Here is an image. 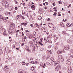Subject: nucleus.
I'll use <instances>...</instances> for the list:
<instances>
[{
  "mask_svg": "<svg viewBox=\"0 0 73 73\" xmlns=\"http://www.w3.org/2000/svg\"><path fill=\"white\" fill-rule=\"evenodd\" d=\"M2 4L3 6L5 7V8H8L9 7L8 3L5 1L3 0L2 2Z\"/></svg>",
  "mask_w": 73,
  "mask_h": 73,
  "instance_id": "1",
  "label": "nucleus"
},
{
  "mask_svg": "<svg viewBox=\"0 0 73 73\" xmlns=\"http://www.w3.org/2000/svg\"><path fill=\"white\" fill-rule=\"evenodd\" d=\"M58 58L59 59V60L61 62H63V61H64V58H63L62 56V55H60L58 56Z\"/></svg>",
  "mask_w": 73,
  "mask_h": 73,
  "instance_id": "2",
  "label": "nucleus"
},
{
  "mask_svg": "<svg viewBox=\"0 0 73 73\" xmlns=\"http://www.w3.org/2000/svg\"><path fill=\"white\" fill-rule=\"evenodd\" d=\"M10 24H11L10 25L11 29H14L15 27V24L12 23H11Z\"/></svg>",
  "mask_w": 73,
  "mask_h": 73,
  "instance_id": "3",
  "label": "nucleus"
},
{
  "mask_svg": "<svg viewBox=\"0 0 73 73\" xmlns=\"http://www.w3.org/2000/svg\"><path fill=\"white\" fill-rule=\"evenodd\" d=\"M61 69V65H58V66L55 68L56 71H58L59 69Z\"/></svg>",
  "mask_w": 73,
  "mask_h": 73,
  "instance_id": "4",
  "label": "nucleus"
},
{
  "mask_svg": "<svg viewBox=\"0 0 73 73\" xmlns=\"http://www.w3.org/2000/svg\"><path fill=\"white\" fill-rule=\"evenodd\" d=\"M72 72V69L71 66H69L68 68V72L69 73H71Z\"/></svg>",
  "mask_w": 73,
  "mask_h": 73,
  "instance_id": "5",
  "label": "nucleus"
},
{
  "mask_svg": "<svg viewBox=\"0 0 73 73\" xmlns=\"http://www.w3.org/2000/svg\"><path fill=\"white\" fill-rule=\"evenodd\" d=\"M48 25L49 27L50 28H52V27L54 28V25H53V24H52V23H48Z\"/></svg>",
  "mask_w": 73,
  "mask_h": 73,
  "instance_id": "6",
  "label": "nucleus"
},
{
  "mask_svg": "<svg viewBox=\"0 0 73 73\" xmlns=\"http://www.w3.org/2000/svg\"><path fill=\"white\" fill-rule=\"evenodd\" d=\"M64 49H66V50L69 49H70V46L69 45L65 46L64 47Z\"/></svg>",
  "mask_w": 73,
  "mask_h": 73,
  "instance_id": "7",
  "label": "nucleus"
},
{
  "mask_svg": "<svg viewBox=\"0 0 73 73\" xmlns=\"http://www.w3.org/2000/svg\"><path fill=\"white\" fill-rule=\"evenodd\" d=\"M40 65L43 68H45V63L42 64V63L40 62Z\"/></svg>",
  "mask_w": 73,
  "mask_h": 73,
  "instance_id": "8",
  "label": "nucleus"
},
{
  "mask_svg": "<svg viewBox=\"0 0 73 73\" xmlns=\"http://www.w3.org/2000/svg\"><path fill=\"white\" fill-rule=\"evenodd\" d=\"M46 64L48 65H49V66H52L53 65V64H52V63L50 62H46Z\"/></svg>",
  "mask_w": 73,
  "mask_h": 73,
  "instance_id": "9",
  "label": "nucleus"
},
{
  "mask_svg": "<svg viewBox=\"0 0 73 73\" xmlns=\"http://www.w3.org/2000/svg\"><path fill=\"white\" fill-rule=\"evenodd\" d=\"M19 73H25L24 71L22 69H20L18 70Z\"/></svg>",
  "mask_w": 73,
  "mask_h": 73,
  "instance_id": "10",
  "label": "nucleus"
},
{
  "mask_svg": "<svg viewBox=\"0 0 73 73\" xmlns=\"http://www.w3.org/2000/svg\"><path fill=\"white\" fill-rule=\"evenodd\" d=\"M60 26H61V27H65V26L64 24L63 23H60Z\"/></svg>",
  "mask_w": 73,
  "mask_h": 73,
  "instance_id": "11",
  "label": "nucleus"
},
{
  "mask_svg": "<svg viewBox=\"0 0 73 73\" xmlns=\"http://www.w3.org/2000/svg\"><path fill=\"white\" fill-rule=\"evenodd\" d=\"M5 49V52L6 53H7L9 52V48L8 47H6Z\"/></svg>",
  "mask_w": 73,
  "mask_h": 73,
  "instance_id": "12",
  "label": "nucleus"
},
{
  "mask_svg": "<svg viewBox=\"0 0 73 73\" xmlns=\"http://www.w3.org/2000/svg\"><path fill=\"white\" fill-rule=\"evenodd\" d=\"M27 36H28L29 38H32V35L31 34H29L28 35H27Z\"/></svg>",
  "mask_w": 73,
  "mask_h": 73,
  "instance_id": "13",
  "label": "nucleus"
},
{
  "mask_svg": "<svg viewBox=\"0 0 73 73\" xmlns=\"http://www.w3.org/2000/svg\"><path fill=\"white\" fill-rule=\"evenodd\" d=\"M66 63L68 65H70V62L69 60H67L66 61Z\"/></svg>",
  "mask_w": 73,
  "mask_h": 73,
  "instance_id": "14",
  "label": "nucleus"
},
{
  "mask_svg": "<svg viewBox=\"0 0 73 73\" xmlns=\"http://www.w3.org/2000/svg\"><path fill=\"white\" fill-rule=\"evenodd\" d=\"M2 30V31H3V33H6V30H5V29L3 28V29Z\"/></svg>",
  "mask_w": 73,
  "mask_h": 73,
  "instance_id": "15",
  "label": "nucleus"
},
{
  "mask_svg": "<svg viewBox=\"0 0 73 73\" xmlns=\"http://www.w3.org/2000/svg\"><path fill=\"white\" fill-rule=\"evenodd\" d=\"M8 70H9V68H8V67L4 70V71H5V72H7V73L8 72Z\"/></svg>",
  "mask_w": 73,
  "mask_h": 73,
  "instance_id": "16",
  "label": "nucleus"
},
{
  "mask_svg": "<svg viewBox=\"0 0 73 73\" xmlns=\"http://www.w3.org/2000/svg\"><path fill=\"white\" fill-rule=\"evenodd\" d=\"M35 5H32L31 6V8L32 9H33V10H34V11L35 10Z\"/></svg>",
  "mask_w": 73,
  "mask_h": 73,
  "instance_id": "17",
  "label": "nucleus"
},
{
  "mask_svg": "<svg viewBox=\"0 0 73 73\" xmlns=\"http://www.w3.org/2000/svg\"><path fill=\"white\" fill-rule=\"evenodd\" d=\"M68 42L69 44H72L73 42H72V40H69H69H68Z\"/></svg>",
  "mask_w": 73,
  "mask_h": 73,
  "instance_id": "18",
  "label": "nucleus"
},
{
  "mask_svg": "<svg viewBox=\"0 0 73 73\" xmlns=\"http://www.w3.org/2000/svg\"><path fill=\"white\" fill-rule=\"evenodd\" d=\"M66 26L68 27H71V24L69 23H67L66 25Z\"/></svg>",
  "mask_w": 73,
  "mask_h": 73,
  "instance_id": "19",
  "label": "nucleus"
},
{
  "mask_svg": "<svg viewBox=\"0 0 73 73\" xmlns=\"http://www.w3.org/2000/svg\"><path fill=\"white\" fill-rule=\"evenodd\" d=\"M4 10V8L1 7H0V11H3Z\"/></svg>",
  "mask_w": 73,
  "mask_h": 73,
  "instance_id": "20",
  "label": "nucleus"
},
{
  "mask_svg": "<svg viewBox=\"0 0 73 73\" xmlns=\"http://www.w3.org/2000/svg\"><path fill=\"white\" fill-rule=\"evenodd\" d=\"M50 52H51V50H48L46 51V53L48 54H49V53H50Z\"/></svg>",
  "mask_w": 73,
  "mask_h": 73,
  "instance_id": "21",
  "label": "nucleus"
},
{
  "mask_svg": "<svg viewBox=\"0 0 73 73\" xmlns=\"http://www.w3.org/2000/svg\"><path fill=\"white\" fill-rule=\"evenodd\" d=\"M3 20V16L2 15H0V21Z\"/></svg>",
  "mask_w": 73,
  "mask_h": 73,
  "instance_id": "22",
  "label": "nucleus"
},
{
  "mask_svg": "<svg viewBox=\"0 0 73 73\" xmlns=\"http://www.w3.org/2000/svg\"><path fill=\"white\" fill-rule=\"evenodd\" d=\"M15 45L13 44L12 45V49H15Z\"/></svg>",
  "mask_w": 73,
  "mask_h": 73,
  "instance_id": "23",
  "label": "nucleus"
},
{
  "mask_svg": "<svg viewBox=\"0 0 73 73\" xmlns=\"http://www.w3.org/2000/svg\"><path fill=\"white\" fill-rule=\"evenodd\" d=\"M38 19L39 20H41V19H42V17H41V16H38Z\"/></svg>",
  "mask_w": 73,
  "mask_h": 73,
  "instance_id": "24",
  "label": "nucleus"
},
{
  "mask_svg": "<svg viewBox=\"0 0 73 73\" xmlns=\"http://www.w3.org/2000/svg\"><path fill=\"white\" fill-rule=\"evenodd\" d=\"M39 12H40L42 13L43 12V10H42V9H39Z\"/></svg>",
  "mask_w": 73,
  "mask_h": 73,
  "instance_id": "25",
  "label": "nucleus"
},
{
  "mask_svg": "<svg viewBox=\"0 0 73 73\" xmlns=\"http://www.w3.org/2000/svg\"><path fill=\"white\" fill-rule=\"evenodd\" d=\"M50 60H51L53 62H54V58L53 57H51L50 58Z\"/></svg>",
  "mask_w": 73,
  "mask_h": 73,
  "instance_id": "26",
  "label": "nucleus"
},
{
  "mask_svg": "<svg viewBox=\"0 0 73 73\" xmlns=\"http://www.w3.org/2000/svg\"><path fill=\"white\" fill-rule=\"evenodd\" d=\"M31 70H32L33 71V70H35V68L33 66L31 67Z\"/></svg>",
  "mask_w": 73,
  "mask_h": 73,
  "instance_id": "27",
  "label": "nucleus"
},
{
  "mask_svg": "<svg viewBox=\"0 0 73 73\" xmlns=\"http://www.w3.org/2000/svg\"><path fill=\"white\" fill-rule=\"evenodd\" d=\"M48 38H52V35H50L48 36Z\"/></svg>",
  "mask_w": 73,
  "mask_h": 73,
  "instance_id": "28",
  "label": "nucleus"
},
{
  "mask_svg": "<svg viewBox=\"0 0 73 73\" xmlns=\"http://www.w3.org/2000/svg\"><path fill=\"white\" fill-rule=\"evenodd\" d=\"M3 20L4 21H7V19L5 18H3V17L2 20Z\"/></svg>",
  "mask_w": 73,
  "mask_h": 73,
  "instance_id": "29",
  "label": "nucleus"
},
{
  "mask_svg": "<svg viewBox=\"0 0 73 73\" xmlns=\"http://www.w3.org/2000/svg\"><path fill=\"white\" fill-rule=\"evenodd\" d=\"M35 64H38V62H37V60H35Z\"/></svg>",
  "mask_w": 73,
  "mask_h": 73,
  "instance_id": "30",
  "label": "nucleus"
},
{
  "mask_svg": "<svg viewBox=\"0 0 73 73\" xmlns=\"http://www.w3.org/2000/svg\"><path fill=\"white\" fill-rule=\"evenodd\" d=\"M22 41L23 42H25V38H24L23 37H22Z\"/></svg>",
  "mask_w": 73,
  "mask_h": 73,
  "instance_id": "31",
  "label": "nucleus"
},
{
  "mask_svg": "<svg viewBox=\"0 0 73 73\" xmlns=\"http://www.w3.org/2000/svg\"><path fill=\"white\" fill-rule=\"evenodd\" d=\"M58 54H61L62 53V52H61V51H58Z\"/></svg>",
  "mask_w": 73,
  "mask_h": 73,
  "instance_id": "32",
  "label": "nucleus"
},
{
  "mask_svg": "<svg viewBox=\"0 0 73 73\" xmlns=\"http://www.w3.org/2000/svg\"><path fill=\"white\" fill-rule=\"evenodd\" d=\"M47 42L48 43H52V41H51V40H48L47 41Z\"/></svg>",
  "mask_w": 73,
  "mask_h": 73,
  "instance_id": "33",
  "label": "nucleus"
},
{
  "mask_svg": "<svg viewBox=\"0 0 73 73\" xmlns=\"http://www.w3.org/2000/svg\"><path fill=\"white\" fill-rule=\"evenodd\" d=\"M46 29H45V28H44L42 29V31H43V32H46Z\"/></svg>",
  "mask_w": 73,
  "mask_h": 73,
  "instance_id": "34",
  "label": "nucleus"
},
{
  "mask_svg": "<svg viewBox=\"0 0 73 73\" xmlns=\"http://www.w3.org/2000/svg\"><path fill=\"white\" fill-rule=\"evenodd\" d=\"M58 4H62V2L60 1L58 2Z\"/></svg>",
  "mask_w": 73,
  "mask_h": 73,
  "instance_id": "35",
  "label": "nucleus"
},
{
  "mask_svg": "<svg viewBox=\"0 0 73 73\" xmlns=\"http://www.w3.org/2000/svg\"><path fill=\"white\" fill-rule=\"evenodd\" d=\"M19 16H20V15H17L16 17V18L17 19H19Z\"/></svg>",
  "mask_w": 73,
  "mask_h": 73,
  "instance_id": "36",
  "label": "nucleus"
},
{
  "mask_svg": "<svg viewBox=\"0 0 73 73\" xmlns=\"http://www.w3.org/2000/svg\"><path fill=\"white\" fill-rule=\"evenodd\" d=\"M33 43H32V44H31L30 45V46H31V47H33Z\"/></svg>",
  "mask_w": 73,
  "mask_h": 73,
  "instance_id": "37",
  "label": "nucleus"
},
{
  "mask_svg": "<svg viewBox=\"0 0 73 73\" xmlns=\"http://www.w3.org/2000/svg\"><path fill=\"white\" fill-rule=\"evenodd\" d=\"M57 38H58V37H56V38H55L54 39V42H56V41H55V40H57Z\"/></svg>",
  "mask_w": 73,
  "mask_h": 73,
  "instance_id": "38",
  "label": "nucleus"
},
{
  "mask_svg": "<svg viewBox=\"0 0 73 73\" xmlns=\"http://www.w3.org/2000/svg\"><path fill=\"white\" fill-rule=\"evenodd\" d=\"M27 47V48H26V47L25 48L26 49V50H27V51H28V52L29 51V49H28V47Z\"/></svg>",
  "mask_w": 73,
  "mask_h": 73,
  "instance_id": "39",
  "label": "nucleus"
},
{
  "mask_svg": "<svg viewBox=\"0 0 73 73\" xmlns=\"http://www.w3.org/2000/svg\"><path fill=\"white\" fill-rule=\"evenodd\" d=\"M33 52H35V47H34L33 48Z\"/></svg>",
  "mask_w": 73,
  "mask_h": 73,
  "instance_id": "40",
  "label": "nucleus"
},
{
  "mask_svg": "<svg viewBox=\"0 0 73 73\" xmlns=\"http://www.w3.org/2000/svg\"><path fill=\"white\" fill-rule=\"evenodd\" d=\"M22 64L23 65H24L25 64V62H22Z\"/></svg>",
  "mask_w": 73,
  "mask_h": 73,
  "instance_id": "41",
  "label": "nucleus"
},
{
  "mask_svg": "<svg viewBox=\"0 0 73 73\" xmlns=\"http://www.w3.org/2000/svg\"><path fill=\"white\" fill-rule=\"evenodd\" d=\"M51 47H52V45H50L48 46V48H50Z\"/></svg>",
  "mask_w": 73,
  "mask_h": 73,
  "instance_id": "42",
  "label": "nucleus"
},
{
  "mask_svg": "<svg viewBox=\"0 0 73 73\" xmlns=\"http://www.w3.org/2000/svg\"><path fill=\"white\" fill-rule=\"evenodd\" d=\"M31 64H35V62H34V61H31Z\"/></svg>",
  "mask_w": 73,
  "mask_h": 73,
  "instance_id": "43",
  "label": "nucleus"
},
{
  "mask_svg": "<svg viewBox=\"0 0 73 73\" xmlns=\"http://www.w3.org/2000/svg\"><path fill=\"white\" fill-rule=\"evenodd\" d=\"M22 13H23L22 14L23 15H25V13L24 12V11H23Z\"/></svg>",
  "mask_w": 73,
  "mask_h": 73,
  "instance_id": "44",
  "label": "nucleus"
},
{
  "mask_svg": "<svg viewBox=\"0 0 73 73\" xmlns=\"http://www.w3.org/2000/svg\"><path fill=\"white\" fill-rule=\"evenodd\" d=\"M49 56L48 55L47 56V58H46V59H49Z\"/></svg>",
  "mask_w": 73,
  "mask_h": 73,
  "instance_id": "45",
  "label": "nucleus"
},
{
  "mask_svg": "<svg viewBox=\"0 0 73 73\" xmlns=\"http://www.w3.org/2000/svg\"><path fill=\"white\" fill-rule=\"evenodd\" d=\"M8 68V66H5L4 67V68L5 69L6 68Z\"/></svg>",
  "mask_w": 73,
  "mask_h": 73,
  "instance_id": "46",
  "label": "nucleus"
},
{
  "mask_svg": "<svg viewBox=\"0 0 73 73\" xmlns=\"http://www.w3.org/2000/svg\"><path fill=\"white\" fill-rule=\"evenodd\" d=\"M45 58H46L45 56H44L43 57V60H45Z\"/></svg>",
  "mask_w": 73,
  "mask_h": 73,
  "instance_id": "47",
  "label": "nucleus"
},
{
  "mask_svg": "<svg viewBox=\"0 0 73 73\" xmlns=\"http://www.w3.org/2000/svg\"><path fill=\"white\" fill-rule=\"evenodd\" d=\"M29 43L30 44H33V42H32V41H30L29 42Z\"/></svg>",
  "mask_w": 73,
  "mask_h": 73,
  "instance_id": "48",
  "label": "nucleus"
},
{
  "mask_svg": "<svg viewBox=\"0 0 73 73\" xmlns=\"http://www.w3.org/2000/svg\"><path fill=\"white\" fill-rule=\"evenodd\" d=\"M24 44H25V43H22L21 44V46H23V45H24Z\"/></svg>",
  "mask_w": 73,
  "mask_h": 73,
  "instance_id": "49",
  "label": "nucleus"
},
{
  "mask_svg": "<svg viewBox=\"0 0 73 73\" xmlns=\"http://www.w3.org/2000/svg\"><path fill=\"white\" fill-rule=\"evenodd\" d=\"M65 33H66V32H65V31H63L62 32V34H65Z\"/></svg>",
  "mask_w": 73,
  "mask_h": 73,
  "instance_id": "50",
  "label": "nucleus"
},
{
  "mask_svg": "<svg viewBox=\"0 0 73 73\" xmlns=\"http://www.w3.org/2000/svg\"><path fill=\"white\" fill-rule=\"evenodd\" d=\"M3 26H2L1 27H0V29H1V30H3Z\"/></svg>",
  "mask_w": 73,
  "mask_h": 73,
  "instance_id": "51",
  "label": "nucleus"
},
{
  "mask_svg": "<svg viewBox=\"0 0 73 73\" xmlns=\"http://www.w3.org/2000/svg\"><path fill=\"white\" fill-rule=\"evenodd\" d=\"M46 35H49V32L47 31L46 32Z\"/></svg>",
  "mask_w": 73,
  "mask_h": 73,
  "instance_id": "52",
  "label": "nucleus"
},
{
  "mask_svg": "<svg viewBox=\"0 0 73 73\" xmlns=\"http://www.w3.org/2000/svg\"><path fill=\"white\" fill-rule=\"evenodd\" d=\"M54 66H56V65H57V64H56L55 62H54Z\"/></svg>",
  "mask_w": 73,
  "mask_h": 73,
  "instance_id": "53",
  "label": "nucleus"
},
{
  "mask_svg": "<svg viewBox=\"0 0 73 73\" xmlns=\"http://www.w3.org/2000/svg\"><path fill=\"white\" fill-rule=\"evenodd\" d=\"M36 32H34L33 33V35H36Z\"/></svg>",
  "mask_w": 73,
  "mask_h": 73,
  "instance_id": "54",
  "label": "nucleus"
},
{
  "mask_svg": "<svg viewBox=\"0 0 73 73\" xmlns=\"http://www.w3.org/2000/svg\"><path fill=\"white\" fill-rule=\"evenodd\" d=\"M56 14H57V13H56V12H55L53 14V16L56 15Z\"/></svg>",
  "mask_w": 73,
  "mask_h": 73,
  "instance_id": "55",
  "label": "nucleus"
},
{
  "mask_svg": "<svg viewBox=\"0 0 73 73\" xmlns=\"http://www.w3.org/2000/svg\"><path fill=\"white\" fill-rule=\"evenodd\" d=\"M22 34L23 36H24V33L23 32H22Z\"/></svg>",
  "mask_w": 73,
  "mask_h": 73,
  "instance_id": "56",
  "label": "nucleus"
},
{
  "mask_svg": "<svg viewBox=\"0 0 73 73\" xmlns=\"http://www.w3.org/2000/svg\"><path fill=\"white\" fill-rule=\"evenodd\" d=\"M9 34H11V33H12V31H10L9 32Z\"/></svg>",
  "mask_w": 73,
  "mask_h": 73,
  "instance_id": "57",
  "label": "nucleus"
},
{
  "mask_svg": "<svg viewBox=\"0 0 73 73\" xmlns=\"http://www.w3.org/2000/svg\"><path fill=\"white\" fill-rule=\"evenodd\" d=\"M36 47H38L39 45H38V44H36Z\"/></svg>",
  "mask_w": 73,
  "mask_h": 73,
  "instance_id": "58",
  "label": "nucleus"
},
{
  "mask_svg": "<svg viewBox=\"0 0 73 73\" xmlns=\"http://www.w3.org/2000/svg\"><path fill=\"white\" fill-rule=\"evenodd\" d=\"M27 25V24H26V23H25L24 24V26H26V25Z\"/></svg>",
  "mask_w": 73,
  "mask_h": 73,
  "instance_id": "59",
  "label": "nucleus"
},
{
  "mask_svg": "<svg viewBox=\"0 0 73 73\" xmlns=\"http://www.w3.org/2000/svg\"><path fill=\"white\" fill-rule=\"evenodd\" d=\"M16 49H17L18 50H19L20 49H19V48H16Z\"/></svg>",
  "mask_w": 73,
  "mask_h": 73,
  "instance_id": "60",
  "label": "nucleus"
},
{
  "mask_svg": "<svg viewBox=\"0 0 73 73\" xmlns=\"http://www.w3.org/2000/svg\"><path fill=\"white\" fill-rule=\"evenodd\" d=\"M54 9H57V7H55L53 8Z\"/></svg>",
  "mask_w": 73,
  "mask_h": 73,
  "instance_id": "61",
  "label": "nucleus"
},
{
  "mask_svg": "<svg viewBox=\"0 0 73 73\" xmlns=\"http://www.w3.org/2000/svg\"><path fill=\"white\" fill-rule=\"evenodd\" d=\"M24 38L25 39H27V37H26L25 36H24Z\"/></svg>",
  "mask_w": 73,
  "mask_h": 73,
  "instance_id": "62",
  "label": "nucleus"
},
{
  "mask_svg": "<svg viewBox=\"0 0 73 73\" xmlns=\"http://www.w3.org/2000/svg\"><path fill=\"white\" fill-rule=\"evenodd\" d=\"M15 10H17V7H16L15 8Z\"/></svg>",
  "mask_w": 73,
  "mask_h": 73,
  "instance_id": "63",
  "label": "nucleus"
},
{
  "mask_svg": "<svg viewBox=\"0 0 73 73\" xmlns=\"http://www.w3.org/2000/svg\"><path fill=\"white\" fill-rule=\"evenodd\" d=\"M24 23H22L21 24V25H24Z\"/></svg>",
  "mask_w": 73,
  "mask_h": 73,
  "instance_id": "64",
  "label": "nucleus"
}]
</instances>
